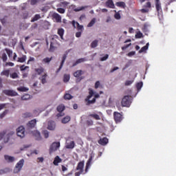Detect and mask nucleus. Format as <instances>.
<instances>
[{"label": "nucleus", "instance_id": "obj_1", "mask_svg": "<svg viewBox=\"0 0 176 176\" xmlns=\"http://www.w3.org/2000/svg\"><path fill=\"white\" fill-rule=\"evenodd\" d=\"M89 95L85 99L87 102V105H90V104H94L96 102V98H100V94H96L93 89H89Z\"/></svg>", "mask_w": 176, "mask_h": 176}, {"label": "nucleus", "instance_id": "obj_2", "mask_svg": "<svg viewBox=\"0 0 176 176\" xmlns=\"http://www.w3.org/2000/svg\"><path fill=\"white\" fill-rule=\"evenodd\" d=\"M25 162V161L24 160V159H21L16 164L13 170L14 174H19V173H20V171L23 170V167H24Z\"/></svg>", "mask_w": 176, "mask_h": 176}, {"label": "nucleus", "instance_id": "obj_3", "mask_svg": "<svg viewBox=\"0 0 176 176\" xmlns=\"http://www.w3.org/2000/svg\"><path fill=\"white\" fill-rule=\"evenodd\" d=\"M132 100L133 99L130 98V96H124L121 102L122 107H130Z\"/></svg>", "mask_w": 176, "mask_h": 176}, {"label": "nucleus", "instance_id": "obj_4", "mask_svg": "<svg viewBox=\"0 0 176 176\" xmlns=\"http://www.w3.org/2000/svg\"><path fill=\"white\" fill-rule=\"evenodd\" d=\"M83 167H85V162H80L78 164L76 170L78 172L75 173V176H80V174L83 173Z\"/></svg>", "mask_w": 176, "mask_h": 176}, {"label": "nucleus", "instance_id": "obj_5", "mask_svg": "<svg viewBox=\"0 0 176 176\" xmlns=\"http://www.w3.org/2000/svg\"><path fill=\"white\" fill-rule=\"evenodd\" d=\"M16 135L20 138H24L25 137V129L24 126H21L16 129Z\"/></svg>", "mask_w": 176, "mask_h": 176}, {"label": "nucleus", "instance_id": "obj_6", "mask_svg": "<svg viewBox=\"0 0 176 176\" xmlns=\"http://www.w3.org/2000/svg\"><path fill=\"white\" fill-rule=\"evenodd\" d=\"M36 126V119H33L28 122L26 125L28 130H31V129H34Z\"/></svg>", "mask_w": 176, "mask_h": 176}, {"label": "nucleus", "instance_id": "obj_7", "mask_svg": "<svg viewBox=\"0 0 176 176\" xmlns=\"http://www.w3.org/2000/svg\"><path fill=\"white\" fill-rule=\"evenodd\" d=\"M65 148H67V149H74V148H75V142L67 140Z\"/></svg>", "mask_w": 176, "mask_h": 176}, {"label": "nucleus", "instance_id": "obj_8", "mask_svg": "<svg viewBox=\"0 0 176 176\" xmlns=\"http://www.w3.org/2000/svg\"><path fill=\"white\" fill-rule=\"evenodd\" d=\"M113 116H114V120L116 123H120V122H122V120L123 119L122 117V114H120V113H118L116 111L113 113Z\"/></svg>", "mask_w": 176, "mask_h": 176}, {"label": "nucleus", "instance_id": "obj_9", "mask_svg": "<svg viewBox=\"0 0 176 176\" xmlns=\"http://www.w3.org/2000/svg\"><path fill=\"white\" fill-rule=\"evenodd\" d=\"M4 160L6 163H14V162H16V158L13 156L6 155H4Z\"/></svg>", "mask_w": 176, "mask_h": 176}, {"label": "nucleus", "instance_id": "obj_10", "mask_svg": "<svg viewBox=\"0 0 176 176\" xmlns=\"http://www.w3.org/2000/svg\"><path fill=\"white\" fill-rule=\"evenodd\" d=\"M89 116H90V118H93L96 120H101L100 116H102V113L98 112V114H97L96 113H92L89 114Z\"/></svg>", "mask_w": 176, "mask_h": 176}, {"label": "nucleus", "instance_id": "obj_11", "mask_svg": "<svg viewBox=\"0 0 176 176\" xmlns=\"http://www.w3.org/2000/svg\"><path fill=\"white\" fill-rule=\"evenodd\" d=\"M47 129L51 131H54V130H56V122L54 121L48 122Z\"/></svg>", "mask_w": 176, "mask_h": 176}, {"label": "nucleus", "instance_id": "obj_12", "mask_svg": "<svg viewBox=\"0 0 176 176\" xmlns=\"http://www.w3.org/2000/svg\"><path fill=\"white\" fill-rule=\"evenodd\" d=\"M3 93L4 94H6V96H10L11 97H14V96H17V92H16L13 90L6 89L3 91Z\"/></svg>", "mask_w": 176, "mask_h": 176}, {"label": "nucleus", "instance_id": "obj_13", "mask_svg": "<svg viewBox=\"0 0 176 176\" xmlns=\"http://www.w3.org/2000/svg\"><path fill=\"white\" fill-rule=\"evenodd\" d=\"M72 25L74 27V28H76L78 31L81 32L83 31V25H80L79 23L73 21H72Z\"/></svg>", "mask_w": 176, "mask_h": 176}, {"label": "nucleus", "instance_id": "obj_14", "mask_svg": "<svg viewBox=\"0 0 176 176\" xmlns=\"http://www.w3.org/2000/svg\"><path fill=\"white\" fill-rule=\"evenodd\" d=\"M58 148H60V142H54V143H52V144L50 146V150L52 152H54V151H57V149H58Z\"/></svg>", "mask_w": 176, "mask_h": 176}, {"label": "nucleus", "instance_id": "obj_15", "mask_svg": "<svg viewBox=\"0 0 176 176\" xmlns=\"http://www.w3.org/2000/svg\"><path fill=\"white\" fill-rule=\"evenodd\" d=\"M52 19H54L56 23H61V15L58 14L56 12H54L52 14Z\"/></svg>", "mask_w": 176, "mask_h": 176}, {"label": "nucleus", "instance_id": "obj_16", "mask_svg": "<svg viewBox=\"0 0 176 176\" xmlns=\"http://www.w3.org/2000/svg\"><path fill=\"white\" fill-rule=\"evenodd\" d=\"M32 134L34 137H35V139L37 140V141H41V140H42V137L41 136V133L39 131H34Z\"/></svg>", "mask_w": 176, "mask_h": 176}, {"label": "nucleus", "instance_id": "obj_17", "mask_svg": "<svg viewBox=\"0 0 176 176\" xmlns=\"http://www.w3.org/2000/svg\"><path fill=\"white\" fill-rule=\"evenodd\" d=\"M106 6L107 8H110L111 9H115V4L112 0H108L106 2Z\"/></svg>", "mask_w": 176, "mask_h": 176}, {"label": "nucleus", "instance_id": "obj_18", "mask_svg": "<svg viewBox=\"0 0 176 176\" xmlns=\"http://www.w3.org/2000/svg\"><path fill=\"white\" fill-rule=\"evenodd\" d=\"M85 61H87V60L85 58H81L78 59L76 63H74L72 65V67H76V65H78V64H80L82 63H85Z\"/></svg>", "mask_w": 176, "mask_h": 176}, {"label": "nucleus", "instance_id": "obj_19", "mask_svg": "<svg viewBox=\"0 0 176 176\" xmlns=\"http://www.w3.org/2000/svg\"><path fill=\"white\" fill-rule=\"evenodd\" d=\"M65 60H67V55H63L62 58V61L60 63V65L56 72H60V71H61V68H63V66L64 65V63H65Z\"/></svg>", "mask_w": 176, "mask_h": 176}, {"label": "nucleus", "instance_id": "obj_20", "mask_svg": "<svg viewBox=\"0 0 176 176\" xmlns=\"http://www.w3.org/2000/svg\"><path fill=\"white\" fill-rule=\"evenodd\" d=\"M91 160H93V157L91 156L86 164L85 173H87V171L89 170V168H90V166H91Z\"/></svg>", "mask_w": 176, "mask_h": 176}, {"label": "nucleus", "instance_id": "obj_21", "mask_svg": "<svg viewBox=\"0 0 176 176\" xmlns=\"http://www.w3.org/2000/svg\"><path fill=\"white\" fill-rule=\"evenodd\" d=\"M32 116H34V114L31 112H25L22 114V117L24 118V119H27L28 118H32Z\"/></svg>", "mask_w": 176, "mask_h": 176}, {"label": "nucleus", "instance_id": "obj_22", "mask_svg": "<svg viewBox=\"0 0 176 176\" xmlns=\"http://www.w3.org/2000/svg\"><path fill=\"white\" fill-rule=\"evenodd\" d=\"M50 52H53L56 50V44L54 43V39L52 38V41L50 43Z\"/></svg>", "mask_w": 176, "mask_h": 176}, {"label": "nucleus", "instance_id": "obj_23", "mask_svg": "<svg viewBox=\"0 0 176 176\" xmlns=\"http://www.w3.org/2000/svg\"><path fill=\"white\" fill-rule=\"evenodd\" d=\"M52 59H53V57H50V58L46 57L42 60V63L43 64H50V61H52Z\"/></svg>", "mask_w": 176, "mask_h": 176}, {"label": "nucleus", "instance_id": "obj_24", "mask_svg": "<svg viewBox=\"0 0 176 176\" xmlns=\"http://www.w3.org/2000/svg\"><path fill=\"white\" fill-rule=\"evenodd\" d=\"M98 142L100 145H107L108 144V138H104L100 139Z\"/></svg>", "mask_w": 176, "mask_h": 176}, {"label": "nucleus", "instance_id": "obj_25", "mask_svg": "<svg viewBox=\"0 0 176 176\" xmlns=\"http://www.w3.org/2000/svg\"><path fill=\"white\" fill-rule=\"evenodd\" d=\"M27 60V56L23 55L22 57L18 58L17 62L18 63H25Z\"/></svg>", "mask_w": 176, "mask_h": 176}, {"label": "nucleus", "instance_id": "obj_26", "mask_svg": "<svg viewBox=\"0 0 176 176\" xmlns=\"http://www.w3.org/2000/svg\"><path fill=\"white\" fill-rule=\"evenodd\" d=\"M41 14H36L31 20V22L32 23H34L35 21H38V20L41 19Z\"/></svg>", "mask_w": 176, "mask_h": 176}, {"label": "nucleus", "instance_id": "obj_27", "mask_svg": "<svg viewBox=\"0 0 176 176\" xmlns=\"http://www.w3.org/2000/svg\"><path fill=\"white\" fill-rule=\"evenodd\" d=\"M58 163H61V158H60L58 156H56L54 160V164L55 166H58Z\"/></svg>", "mask_w": 176, "mask_h": 176}, {"label": "nucleus", "instance_id": "obj_28", "mask_svg": "<svg viewBox=\"0 0 176 176\" xmlns=\"http://www.w3.org/2000/svg\"><path fill=\"white\" fill-rule=\"evenodd\" d=\"M82 74H83V71L77 70L76 72H74V76H75V78H79V76H80V75H82Z\"/></svg>", "mask_w": 176, "mask_h": 176}, {"label": "nucleus", "instance_id": "obj_29", "mask_svg": "<svg viewBox=\"0 0 176 176\" xmlns=\"http://www.w3.org/2000/svg\"><path fill=\"white\" fill-rule=\"evenodd\" d=\"M144 85V83L142 82H138L136 84V89L138 90V93L142 89V86Z\"/></svg>", "mask_w": 176, "mask_h": 176}, {"label": "nucleus", "instance_id": "obj_30", "mask_svg": "<svg viewBox=\"0 0 176 176\" xmlns=\"http://www.w3.org/2000/svg\"><path fill=\"white\" fill-rule=\"evenodd\" d=\"M87 8H89V6L78 7L77 8H74V12H80V10H83L85 9H87Z\"/></svg>", "mask_w": 176, "mask_h": 176}, {"label": "nucleus", "instance_id": "obj_31", "mask_svg": "<svg viewBox=\"0 0 176 176\" xmlns=\"http://www.w3.org/2000/svg\"><path fill=\"white\" fill-rule=\"evenodd\" d=\"M58 34L59 35V36H60V38L62 39H63V36H64V29L63 28H60L58 30Z\"/></svg>", "mask_w": 176, "mask_h": 176}, {"label": "nucleus", "instance_id": "obj_32", "mask_svg": "<svg viewBox=\"0 0 176 176\" xmlns=\"http://www.w3.org/2000/svg\"><path fill=\"white\" fill-rule=\"evenodd\" d=\"M116 6H119L120 8H123L124 9L126 8V3L123 1L117 2Z\"/></svg>", "mask_w": 176, "mask_h": 176}, {"label": "nucleus", "instance_id": "obj_33", "mask_svg": "<svg viewBox=\"0 0 176 176\" xmlns=\"http://www.w3.org/2000/svg\"><path fill=\"white\" fill-rule=\"evenodd\" d=\"M36 72L38 74V75H41V74L45 72V69L43 67H39L37 69H35Z\"/></svg>", "mask_w": 176, "mask_h": 176}, {"label": "nucleus", "instance_id": "obj_34", "mask_svg": "<svg viewBox=\"0 0 176 176\" xmlns=\"http://www.w3.org/2000/svg\"><path fill=\"white\" fill-rule=\"evenodd\" d=\"M3 142L5 144H8V142H9V140H10V138L7 136L6 133L4 135V137H3L2 138Z\"/></svg>", "mask_w": 176, "mask_h": 176}, {"label": "nucleus", "instance_id": "obj_35", "mask_svg": "<svg viewBox=\"0 0 176 176\" xmlns=\"http://www.w3.org/2000/svg\"><path fill=\"white\" fill-rule=\"evenodd\" d=\"M97 46H98V40H94L91 43V47L94 48V47H97Z\"/></svg>", "mask_w": 176, "mask_h": 176}, {"label": "nucleus", "instance_id": "obj_36", "mask_svg": "<svg viewBox=\"0 0 176 176\" xmlns=\"http://www.w3.org/2000/svg\"><path fill=\"white\" fill-rule=\"evenodd\" d=\"M155 7H156V9H157V12H161V10H162V3H160V1L156 3Z\"/></svg>", "mask_w": 176, "mask_h": 176}, {"label": "nucleus", "instance_id": "obj_37", "mask_svg": "<svg viewBox=\"0 0 176 176\" xmlns=\"http://www.w3.org/2000/svg\"><path fill=\"white\" fill-rule=\"evenodd\" d=\"M71 120V118L69 116H66L63 119H62V123L65 124L68 123Z\"/></svg>", "mask_w": 176, "mask_h": 176}, {"label": "nucleus", "instance_id": "obj_38", "mask_svg": "<svg viewBox=\"0 0 176 176\" xmlns=\"http://www.w3.org/2000/svg\"><path fill=\"white\" fill-rule=\"evenodd\" d=\"M64 109H65V107L64 106V104H60L57 107L58 112H63Z\"/></svg>", "mask_w": 176, "mask_h": 176}, {"label": "nucleus", "instance_id": "obj_39", "mask_svg": "<svg viewBox=\"0 0 176 176\" xmlns=\"http://www.w3.org/2000/svg\"><path fill=\"white\" fill-rule=\"evenodd\" d=\"M47 74H45L44 75H43V76L40 78V79H41V82H42L43 84L46 83V78H47Z\"/></svg>", "mask_w": 176, "mask_h": 176}, {"label": "nucleus", "instance_id": "obj_40", "mask_svg": "<svg viewBox=\"0 0 176 176\" xmlns=\"http://www.w3.org/2000/svg\"><path fill=\"white\" fill-rule=\"evenodd\" d=\"M17 90H19V91H28L30 89L25 87H20L17 88Z\"/></svg>", "mask_w": 176, "mask_h": 176}, {"label": "nucleus", "instance_id": "obj_41", "mask_svg": "<svg viewBox=\"0 0 176 176\" xmlns=\"http://www.w3.org/2000/svg\"><path fill=\"white\" fill-rule=\"evenodd\" d=\"M9 74H10V71L9 70H4V71H3L1 73V75L2 76H7V78L8 77H9Z\"/></svg>", "mask_w": 176, "mask_h": 176}, {"label": "nucleus", "instance_id": "obj_42", "mask_svg": "<svg viewBox=\"0 0 176 176\" xmlns=\"http://www.w3.org/2000/svg\"><path fill=\"white\" fill-rule=\"evenodd\" d=\"M96 18L91 19L89 23L87 25V27H93L96 24Z\"/></svg>", "mask_w": 176, "mask_h": 176}, {"label": "nucleus", "instance_id": "obj_43", "mask_svg": "<svg viewBox=\"0 0 176 176\" xmlns=\"http://www.w3.org/2000/svg\"><path fill=\"white\" fill-rule=\"evenodd\" d=\"M6 52L9 57V58H12V56L13 54V52H12L9 49H6Z\"/></svg>", "mask_w": 176, "mask_h": 176}, {"label": "nucleus", "instance_id": "obj_44", "mask_svg": "<svg viewBox=\"0 0 176 176\" xmlns=\"http://www.w3.org/2000/svg\"><path fill=\"white\" fill-rule=\"evenodd\" d=\"M6 52L9 57V58H12V56L13 54V52H12L9 49H6Z\"/></svg>", "mask_w": 176, "mask_h": 176}, {"label": "nucleus", "instance_id": "obj_45", "mask_svg": "<svg viewBox=\"0 0 176 176\" xmlns=\"http://www.w3.org/2000/svg\"><path fill=\"white\" fill-rule=\"evenodd\" d=\"M41 113V110L39 109H36L33 111V116H38Z\"/></svg>", "mask_w": 176, "mask_h": 176}, {"label": "nucleus", "instance_id": "obj_46", "mask_svg": "<svg viewBox=\"0 0 176 176\" xmlns=\"http://www.w3.org/2000/svg\"><path fill=\"white\" fill-rule=\"evenodd\" d=\"M70 79V76L69 74H65L63 77V82H69Z\"/></svg>", "mask_w": 176, "mask_h": 176}, {"label": "nucleus", "instance_id": "obj_47", "mask_svg": "<svg viewBox=\"0 0 176 176\" xmlns=\"http://www.w3.org/2000/svg\"><path fill=\"white\" fill-rule=\"evenodd\" d=\"M73 97L72 96L71 94H66L65 96H64V98L65 100H72Z\"/></svg>", "mask_w": 176, "mask_h": 176}, {"label": "nucleus", "instance_id": "obj_48", "mask_svg": "<svg viewBox=\"0 0 176 176\" xmlns=\"http://www.w3.org/2000/svg\"><path fill=\"white\" fill-rule=\"evenodd\" d=\"M8 115V110L4 111L1 115H0V119H3L4 116H6Z\"/></svg>", "mask_w": 176, "mask_h": 176}, {"label": "nucleus", "instance_id": "obj_49", "mask_svg": "<svg viewBox=\"0 0 176 176\" xmlns=\"http://www.w3.org/2000/svg\"><path fill=\"white\" fill-rule=\"evenodd\" d=\"M108 57H109V55L105 54L104 56L100 58V61H107V60H108Z\"/></svg>", "mask_w": 176, "mask_h": 176}, {"label": "nucleus", "instance_id": "obj_50", "mask_svg": "<svg viewBox=\"0 0 176 176\" xmlns=\"http://www.w3.org/2000/svg\"><path fill=\"white\" fill-rule=\"evenodd\" d=\"M146 50H148V47L144 46L139 51V53H144V52H146Z\"/></svg>", "mask_w": 176, "mask_h": 176}, {"label": "nucleus", "instance_id": "obj_51", "mask_svg": "<svg viewBox=\"0 0 176 176\" xmlns=\"http://www.w3.org/2000/svg\"><path fill=\"white\" fill-rule=\"evenodd\" d=\"M114 17L116 20H120L121 19V16H120V14H119V12H116L115 14H114Z\"/></svg>", "mask_w": 176, "mask_h": 176}, {"label": "nucleus", "instance_id": "obj_52", "mask_svg": "<svg viewBox=\"0 0 176 176\" xmlns=\"http://www.w3.org/2000/svg\"><path fill=\"white\" fill-rule=\"evenodd\" d=\"M57 12H58V13H61L62 14H64V13H65V9L57 8Z\"/></svg>", "mask_w": 176, "mask_h": 176}, {"label": "nucleus", "instance_id": "obj_53", "mask_svg": "<svg viewBox=\"0 0 176 176\" xmlns=\"http://www.w3.org/2000/svg\"><path fill=\"white\" fill-rule=\"evenodd\" d=\"M133 80H126L125 81V86H131V85H133Z\"/></svg>", "mask_w": 176, "mask_h": 176}, {"label": "nucleus", "instance_id": "obj_54", "mask_svg": "<svg viewBox=\"0 0 176 176\" xmlns=\"http://www.w3.org/2000/svg\"><path fill=\"white\" fill-rule=\"evenodd\" d=\"M43 134L45 138H49V132L47 131H43Z\"/></svg>", "mask_w": 176, "mask_h": 176}, {"label": "nucleus", "instance_id": "obj_55", "mask_svg": "<svg viewBox=\"0 0 176 176\" xmlns=\"http://www.w3.org/2000/svg\"><path fill=\"white\" fill-rule=\"evenodd\" d=\"M10 76L12 78V79H16V78H19V75L16 72L10 74Z\"/></svg>", "mask_w": 176, "mask_h": 176}, {"label": "nucleus", "instance_id": "obj_56", "mask_svg": "<svg viewBox=\"0 0 176 176\" xmlns=\"http://www.w3.org/2000/svg\"><path fill=\"white\" fill-rule=\"evenodd\" d=\"M21 100H30V95L26 94L21 97Z\"/></svg>", "mask_w": 176, "mask_h": 176}, {"label": "nucleus", "instance_id": "obj_57", "mask_svg": "<svg viewBox=\"0 0 176 176\" xmlns=\"http://www.w3.org/2000/svg\"><path fill=\"white\" fill-rule=\"evenodd\" d=\"M135 38H142V33L141 32H138L136 34H135Z\"/></svg>", "mask_w": 176, "mask_h": 176}, {"label": "nucleus", "instance_id": "obj_58", "mask_svg": "<svg viewBox=\"0 0 176 176\" xmlns=\"http://www.w3.org/2000/svg\"><path fill=\"white\" fill-rule=\"evenodd\" d=\"M2 60L3 61H6L8 60V56L5 53L2 54Z\"/></svg>", "mask_w": 176, "mask_h": 176}, {"label": "nucleus", "instance_id": "obj_59", "mask_svg": "<svg viewBox=\"0 0 176 176\" xmlns=\"http://www.w3.org/2000/svg\"><path fill=\"white\" fill-rule=\"evenodd\" d=\"M41 0H30V4L31 5H36L38 2H39Z\"/></svg>", "mask_w": 176, "mask_h": 176}, {"label": "nucleus", "instance_id": "obj_60", "mask_svg": "<svg viewBox=\"0 0 176 176\" xmlns=\"http://www.w3.org/2000/svg\"><path fill=\"white\" fill-rule=\"evenodd\" d=\"M14 134V131H11L8 133V134H6L7 136H8L10 138Z\"/></svg>", "mask_w": 176, "mask_h": 176}, {"label": "nucleus", "instance_id": "obj_61", "mask_svg": "<svg viewBox=\"0 0 176 176\" xmlns=\"http://www.w3.org/2000/svg\"><path fill=\"white\" fill-rule=\"evenodd\" d=\"M5 134H6V131H3V132L0 133V141H1V140H2V138H3Z\"/></svg>", "mask_w": 176, "mask_h": 176}, {"label": "nucleus", "instance_id": "obj_62", "mask_svg": "<svg viewBox=\"0 0 176 176\" xmlns=\"http://www.w3.org/2000/svg\"><path fill=\"white\" fill-rule=\"evenodd\" d=\"M81 35H82V32H77L76 33V38H80Z\"/></svg>", "mask_w": 176, "mask_h": 176}, {"label": "nucleus", "instance_id": "obj_63", "mask_svg": "<svg viewBox=\"0 0 176 176\" xmlns=\"http://www.w3.org/2000/svg\"><path fill=\"white\" fill-rule=\"evenodd\" d=\"M100 81H97L96 83H95V89H98L100 87Z\"/></svg>", "mask_w": 176, "mask_h": 176}, {"label": "nucleus", "instance_id": "obj_64", "mask_svg": "<svg viewBox=\"0 0 176 176\" xmlns=\"http://www.w3.org/2000/svg\"><path fill=\"white\" fill-rule=\"evenodd\" d=\"M112 21V19L111 16H107L106 19V23H111Z\"/></svg>", "mask_w": 176, "mask_h": 176}]
</instances>
